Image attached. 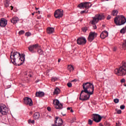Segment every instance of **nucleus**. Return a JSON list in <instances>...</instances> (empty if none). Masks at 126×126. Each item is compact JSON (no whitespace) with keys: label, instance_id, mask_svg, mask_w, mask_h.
Wrapping results in <instances>:
<instances>
[{"label":"nucleus","instance_id":"1","mask_svg":"<svg viewBox=\"0 0 126 126\" xmlns=\"http://www.w3.org/2000/svg\"><path fill=\"white\" fill-rule=\"evenodd\" d=\"M83 89L80 94V100L87 101L90 98V95L93 94L94 86L90 82L84 83L82 85Z\"/></svg>","mask_w":126,"mask_h":126},{"label":"nucleus","instance_id":"2","mask_svg":"<svg viewBox=\"0 0 126 126\" xmlns=\"http://www.w3.org/2000/svg\"><path fill=\"white\" fill-rule=\"evenodd\" d=\"M114 72L117 75L123 76L126 74V62L123 61L121 66L114 70Z\"/></svg>","mask_w":126,"mask_h":126},{"label":"nucleus","instance_id":"3","mask_svg":"<svg viewBox=\"0 0 126 126\" xmlns=\"http://www.w3.org/2000/svg\"><path fill=\"white\" fill-rule=\"evenodd\" d=\"M93 20L91 21V23L93 26L94 29H97V26H96V23H98L99 20H103L105 19V16L103 14H96L94 17L93 18Z\"/></svg>","mask_w":126,"mask_h":126},{"label":"nucleus","instance_id":"4","mask_svg":"<svg viewBox=\"0 0 126 126\" xmlns=\"http://www.w3.org/2000/svg\"><path fill=\"white\" fill-rule=\"evenodd\" d=\"M126 22V17L124 15H118L114 18V23L116 25L121 26Z\"/></svg>","mask_w":126,"mask_h":126},{"label":"nucleus","instance_id":"5","mask_svg":"<svg viewBox=\"0 0 126 126\" xmlns=\"http://www.w3.org/2000/svg\"><path fill=\"white\" fill-rule=\"evenodd\" d=\"M12 51L11 52V55H10V59H11V62H12V63L13 64H15V65H17V63L15 62V58H20V57H21V54L19 53L18 52H14L13 54V57L14 58H11V56H12Z\"/></svg>","mask_w":126,"mask_h":126},{"label":"nucleus","instance_id":"6","mask_svg":"<svg viewBox=\"0 0 126 126\" xmlns=\"http://www.w3.org/2000/svg\"><path fill=\"white\" fill-rule=\"evenodd\" d=\"M54 16L55 18H58V19L63 17V10L60 9L56 10L54 12Z\"/></svg>","mask_w":126,"mask_h":126},{"label":"nucleus","instance_id":"7","mask_svg":"<svg viewBox=\"0 0 126 126\" xmlns=\"http://www.w3.org/2000/svg\"><path fill=\"white\" fill-rule=\"evenodd\" d=\"M7 113H8V109L5 105L0 106V117L7 115Z\"/></svg>","mask_w":126,"mask_h":126},{"label":"nucleus","instance_id":"8","mask_svg":"<svg viewBox=\"0 0 126 126\" xmlns=\"http://www.w3.org/2000/svg\"><path fill=\"white\" fill-rule=\"evenodd\" d=\"M53 104L54 105V107L55 109L62 110L63 109V104L60 103V101L58 99H54L53 100Z\"/></svg>","mask_w":126,"mask_h":126},{"label":"nucleus","instance_id":"9","mask_svg":"<svg viewBox=\"0 0 126 126\" xmlns=\"http://www.w3.org/2000/svg\"><path fill=\"white\" fill-rule=\"evenodd\" d=\"M97 33L95 32H91L88 37V40L89 42H92L96 37H97Z\"/></svg>","mask_w":126,"mask_h":126},{"label":"nucleus","instance_id":"10","mask_svg":"<svg viewBox=\"0 0 126 126\" xmlns=\"http://www.w3.org/2000/svg\"><path fill=\"white\" fill-rule=\"evenodd\" d=\"M92 117L93 121L95 123H100L102 120V117L98 114H93Z\"/></svg>","mask_w":126,"mask_h":126},{"label":"nucleus","instance_id":"11","mask_svg":"<svg viewBox=\"0 0 126 126\" xmlns=\"http://www.w3.org/2000/svg\"><path fill=\"white\" fill-rule=\"evenodd\" d=\"M86 42V39L83 37H79L77 39V44H78V45H85Z\"/></svg>","mask_w":126,"mask_h":126},{"label":"nucleus","instance_id":"12","mask_svg":"<svg viewBox=\"0 0 126 126\" xmlns=\"http://www.w3.org/2000/svg\"><path fill=\"white\" fill-rule=\"evenodd\" d=\"M56 121L55 122V125L52 124V126H61L63 125V120L59 119L58 117H56Z\"/></svg>","mask_w":126,"mask_h":126},{"label":"nucleus","instance_id":"13","mask_svg":"<svg viewBox=\"0 0 126 126\" xmlns=\"http://www.w3.org/2000/svg\"><path fill=\"white\" fill-rule=\"evenodd\" d=\"M24 102L26 105H29V106H33V101L32 99L28 97H26L24 98Z\"/></svg>","mask_w":126,"mask_h":126},{"label":"nucleus","instance_id":"14","mask_svg":"<svg viewBox=\"0 0 126 126\" xmlns=\"http://www.w3.org/2000/svg\"><path fill=\"white\" fill-rule=\"evenodd\" d=\"M39 47V45L38 44H33L32 45H31L28 47L29 51L31 52V53H34V50L35 49H38Z\"/></svg>","mask_w":126,"mask_h":126},{"label":"nucleus","instance_id":"15","mask_svg":"<svg viewBox=\"0 0 126 126\" xmlns=\"http://www.w3.org/2000/svg\"><path fill=\"white\" fill-rule=\"evenodd\" d=\"M7 25V20L4 18H1L0 20V27H5Z\"/></svg>","mask_w":126,"mask_h":126},{"label":"nucleus","instance_id":"16","mask_svg":"<svg viewBox=\"0 0 126 126\" xmlns=\"http://www.w3.org/2000/svg\"><path fill=\"white\" fill-rule=\"evenodd\" d=\"M108 35H109L108 32L105 31L102 32V33L100 34V37L101 38V39H105L106 37H108Z\"/></svg>","mask_w":126,"mask_h":126},{"label":"nucleus","instance_id":"17","mask_svg":"<svg viewBox=\"0 0 126 126\" xmlns=\"http://www.w3.org/2000/svg\"><path fill=\"white\" fill-rule=\"evenodd\" d=\"M19 61L23 62H21L20 64L17 63V65L19 66L23 64V63H24V61H25V55L22 54L21 55V57H20Z\"/></svg>","mask_w":126,"mask_h":126},{"label":"nucleus","instance_id":"18","mask_svg":"<svg viewBox=\"0 0 126 126\" xmlns=\"http://www.w3.org/2000/svg\"><path fill=\"white\" fill-rule=\"evenodd\" d=\"M35 95L36 97H42L45 96V93L43 92H37L35 93Z\"/></svg>","mask_w":126,"mask_h":126},{"label":"nucleus","instance_id":"19","mask_svg":"<svg viewBox=\"0 0 126 126\" xmlns=\"http://www.w3.org/2000/svg\"><path fill=\"white\" fill-rule=\"evenodd\" d=\"M18 21H19V18L17 17H14L11 19V22L13 23V24H16Z\"/></svg>","mask_w":126,"mask_h":126},{"label":"nucleus","instance_id":"20","mask_svg":"<svg viewBox=\"0 0 126 126\" xmlns=\"http://www.w3.org/2000/svg\"><path fill=\"white\" fill-rule=\"evenodd\" d=\"M92 5V4H91V3L89 2H84V7H85V8H86L87 9H88L89 7H91Z\"/></svg>","mask_w":126,"mask_h":126},{"label":"nucleus","instance_id":"21","mask_svg":"<svg viewBox=\"0 0 126 126\" xmlns=\"http://www.w3.org/2000/svg\"><path fill=\"white\" fill-rule=\"evenodd\" d=\"M55 32V29L53 28H48L47 29V32L48 34H52Z\"/></svg>","mask_w":126,"mask_h":126},{"label":"nucleus","instance_id":"22","mask_svg":"<svg viewBox=\"0 0 126 126\" xmlns=\"http://www.w3.org/2000/svg\"><path fill=\"white\" fill-rule=\"evenodd\" d=\"M33 118L34 120H38V119L40 118V113L38 112H35L33 116Z\"/></svg>","mask_w":126,"mask_h":126},{"label":"nucleus","instance_id":"23","mask_svg":"<svg viewBox=\"0 0 126 126\" xmlns=\"http://www.w3.org/2000/svg\"><path fill=\"white\" fill-rule=\"evenodd\" d=\"M60 92H61L60 89H59L58 88H56L54 92V95H55V94H56V95H58V94H60Z\"/></svg>","mask_w":126,"mask_h":126},{"label":"nucleus","instance_id":"24","mask_svg":"<svg viewBox=\"0 0 126 126\" xmlns=\"http://www.w3.org/2000/svg\"><path fill=\"white\" fill-rule=\"evenodd\" d=\"M122 49L123 50H126V40H124V42L122 44Z\"/></svg>","mask_w":126,"mask_h":126},{"label":"nucleus","instance_id":"25","mask_svg":"<svg viewBox=\"0 0 126 126\" xmlns=\"http://www.w3.org/2000/svg\"><path fill=\"white\" fill-rule=\"evenodd\" d=\"M68 69H69V71H71V70H74V67L72 65H68Z\"/></svg>","mask_w":126,"mask_h":126},{"label":"nucleus","instance_id":"26","mask_svg":"<svg viewBox=\"0 0 126 126\" xmlns=\"http://www.w3.org/2000/svg\"><path fill=\"white\" fill-rule=\"evenodd\" d=\"M118 12H119L118 10H114L112 12V15L113 16H116V15H117Z\"/></svg>","mask_w":126,"mask_h":126},{"label":"nucleus","instance_id":"27","mask_svg":"<svg viewBox=\"0 0 126 126\" xmlns=\"http://www.w3.org/2000/svg\"><path fill=\"white\" fill-rule=\"evenodd\" d=\"M78 7H79V8H82V7H84V2H82L80 4H79L78 5Z\"/></svg>","mask_w":126,"mask_h":126},{"label":"nucleus","instance_id":"28","mask_svg":"<svg viewBox=\"0 0 126 126\" xmlns=\"http://www.w3.org/2000/svg\"><path fill=\"white\" fill-rule=\"evenodd\" d=\"M28 76H29V77H32V76H33V72H32V71H30L28 73Z\"/></svg>","mask_w":126,"mask_h":126},{"label":"nucleus","instance_id":"29","mask_svg":"<svg viewBox=\"0 0 126 126\" xmlns=\"http://www.w3.org/2000/svg\"><path fill=\"white\" fill-rule=\"evenodd\" d=\"M126 28H123L121 31H120V33H121V34H125V33H126Z\"/></svg>","mask_w":126,"mask_h":126},{"label":"nucleus","instance_id":"30","mask_svg":"<svg viewBox=\"0 0 126 126\" xmlns=\"http://www.w3.org/2000/svg\"><path fill=\"white\" fill-rule=\"evenodd\" d=\"M29 124H34L35 123V120H31V119H29L28 120Z\"/></svg>","mask_w":126,"mask_h":126},{"label":"nucleus","instance_id":"31","mask_svg":"<svg viewBox=\"0 0 126 126\" xmlns=\"http://www.w3.org/2000/svg\"><path fill=\"white\" fill-rule=\"evenodd\" d=\"M93 124V121L91 120V119H89L88 120V125H90V126H92Z\"/></svg>","mask_w":126,"mask_h":126},{"label":"nucleus","instance_id":"32","mask_svg":"<svg viewBox=\"0 0 126 126\" xmlns=\"http://www.w3.org/2000/svg\"><path fill=\"white\" fill-rule=\"evenodd\" d=\"M37 52L38 53V54L39 55H42L43 54V51L42 50V49H38L37 50Z\"/></svg>","mask_w":126,"mask_h":126},{"label":"nucleus","instance_id":"33","mask_svg":"<svg viewBox=\"0 0 126 126\" xmlns=\"http://www.w3.org/2000/svg\"><path fill=\"white\" fill-rule=\"evenodd\" d=\"M25 33V32H24V31H23V30H22V31H20V32H19V35H22V34H24Z\"/></svg>","mask_w":126,"mask_h":126},{"label":"nucleus","instance_id":"34","mask_svg":"<svg viewBox=\"0 0 126 126\" xmlns=\"http://www.w3.org/2000/svg\"><path fill=\"white\" fill-rule=\"evenodd\" d=\"M4 5L5 7H8L9 5L8 2L4 1Z\"/></svg>","mask_w":126,"mask_h":126},{"label":"nucleus","instance_id":"35","mask_svg":"<svg viewBox=\"0 0 126 126\" xmlns=\"http://www.w3.org/2000/svg\"><path fill=\"white\" fill-rule=\"evenodd\" d=\"M114 103L117 104V103H119V100L118 98H115V99H114Z\"/></svg>","mask_w":126,"mask_h":126},{"label":"nucleus","instance_id":"36","mask_svg":"<svg viewBox=\"0 0 126 126\" xmlns=\"http://www.w3.org/2000/svg\"><path fill=\"white\" fill-rule=\"evenodd\" d=\"M26 36H27V37H29V36H31V33L29 32H27L25 33Z\"/></svg>","mask_w":126,"mask_h":126},{"label":"nucleus","instance_id":"37","mask_svg":"<svg viewBox=\"0 0 126 126\" xmlns=\"http://www.w3.org/2000/svg\"><path fill=\"white\" fill-rule=\"evenodd\" d=\"M126 108V106L124 105H122L120 106V109L121 110H124Z\"/></svg>","mask_w":126,"mask_h":126},{"label":"nucleus","instance_id":"38","mask_svg":"<svg viewBox=\"0 0 126 126\" xmlns=\"http://www.w3.org/2000/svg\"><path fill=\"white\" fill-rule=\"evenodd\" d=\"M67 85L68 87H69V88H70V87H71V86H72V85L71 84V83H70V82L68 83L67 84Z\"/></svg>","mask_w":126,"mask_h":126},{"label":"nucleus","instance_id":"39","mask_svg":"<svg viewBox=\"0 0 126 126\" xmlns=\"http://www.w3.org/2000/svg\"><path fill=\"white\" fill-rule=\"evenodd\" d=\"M57 79H58L56 77H52L51 79L52 81H54L55 82V81H56V80H57Z\"/></svg>","mask_w":126,"mask_h":126},{"label":"nucleus","instance_id":"40","mask_svg":"<svg viewBox=\"0 0 126 126\" xmlns=\"http://www.w3.org/2000/svg\"><path fill=\"white\" fill-rule=\"evenodd\" d=\"M117 114H122V110H121L120 109L118 110L117 111Z\"/></svg>","mask_w":126,"mask_h":126},{"label":"nucleus","instance_id":"41","mask_svg":"<svg viewBox=\"0 0 126 126\" xmlns=\"http://www.w3.org/2000/svg\"><path fill=\"white\" fill-rule=\"evenodd\" d=\"M49 72H50V70H48L46 72V74L49 76L50 75V74H49Z\"/></svg>","mask_w":126,"mask_h":126},{"label":"nucleus","instance_id":"42","mask_svg":"<svg viewBox=\"0 0 126 126\" xmlns=\"http://www.w3.org/2000/svg\"><path fill=\"white\" fill-rule=\"evenodd\" d=\"M121 123H120V121H118V123H116V126H120Z\"/></svg>","mask_w":126,"mask_h":126},{"label":"nucleus","instance_id":"43","mask_svg":"<svg viewBox=\"0 0 126 126\" xmlns=\"http://www.w3.org/2000/svg\"><path fill=\"white\" fill-rule=\"evenodd\" d=\"M112 16H111L110 15H108L107 17V20H110V19L111 18Z\"/></svg>","mask_w":126,"mask_h":126},{"label":"nucleus","instance_id":"44","mask_svg":"<svg viewBox=\"0 0 126 126\" xmlns=\"http://www.w3.org/2000/svg\"><path fill=\"white\" fill-rule=\"evenodd\" d=\"M125 81H126V80L125 79H122L121 80V83H124V82H125Z\"/></svg>","mask_w":126,"mask_h":126},{"label":"nucleus","instance_id":"45","mask_svg":"<svg viewBox=\"0 0 126 126\" xmlns=\"http://www.w3.org/2000/svg\"><path fill=\"white\" fill-rule=\"evenodd\" d=\"M86 12V10H84V11H81L80 13L81 14H83V13H85Z\"/></svg>","mask_w":126,"mask_h":126},{"label":"nucleus","instance_id":"46","mask_svg":"<svg viewBox=\"0 0 126 126\" xmlns=\"http://www.w3.org/2000/svg\"><path fill=\"white\" fill-rule=\"evenodd\" d=\"M51 107H47V111H48L49 112H51Z\"/></svg>","mask_w":126,"mask_h":126},{"label":"nucleus","instance_id":"47","mask_svg":"<svg viewBox=\"0 0 126 126\" xmlns=\"http://www.w3.org/2000/svg\"><path fill=\"white\" fill-rule=\"evenodd\" d=\"M77 81V80L76 79H75L71 81V82H76Z\"/></svg>","mask_w":126,"mask_h":126},{"label":"nucleus","instance_id":"48","mask_svg":"<svg viewBox=\"0 0 126 126\" xmlns=\"http://www.w3.org/2000/svg\"><path fill=\"white\" fill-rule=\"evenodd\" d=\"M82 31H83V32H86V31L85 30V28H82Z\"/></svg>","mask_w":126,"mask_h":126},{"label":"nucleus","instance_id":"49","mask_svg":"<svg viewBox=\"0 0 126 126\" xmlns=\"http://www.w3.org/2000/svg\"><path fill=\"white\" fill-rule=\"evenodd\" d=\"M10 0H4V2H9Z\"/></svg>","mask_w":126,"mask_h":126},{"label":"nucleus","instance_id":"50","mask_svg":"<svg viewBox=\"0 0 126 126\" xmlns=\"http://www.w3.org/2000/svg\"><path fill=\"white\" fill-rule=\"evenodd\" d=\"M113 51H114V52H116V51H117V48L114 47V48H113Z\"/></svg>","mask_w":126,"mask_h":126},{"label":"nucleus","instance_id":"51","mask_svg":"<svg viewBox=\"0 0 126 126\" xmlns=\"http://www.w3.org/2000/svg\"><path fill=\"white\" fill-rule=\"evenodd\" d=\"M72 108L71 107H67V110H71Z\"/></svg>","mask_w":126,"mask_h":126},{"label":"nucleus","instance_id":"52","mask_svg":"<svg viewBox=\"0 0 126 126\" xmlns=\"http://www.w3.org/2000/svg\"><path fill=\"white\" fill-rule=\"evenodd\" d=\"M85 31H86H86H87V30H88V28L85 27Z\"/></svg>","mask_w":126,"mask_h":126},{"label":"nucleus","instance_id":"53","mask_svg":"<svg viewBox=\"0 0 126 126\" xmlns=\"http://www.w3.org/2000/svg\"><path fill=\"white\" fill-rule=\"evenodd\" d=\"M70 112L73 113V110H72V108L70 109Z\"/></svg>","mask_w":126,"mask_h":126},{"label":"nucleus","instance_id":"54","mask_svg":"<svg viewBox=\"0 0 126 126\" xmlns=\"http://www.w3.org/2000/svg\"><path fill=\"white\" fill-rule=\"evenodd\" d=\"M58 63H61V59H58Z\"/></svg>","mask_w":126,"mask_h":126},{"label":"nucleus","instance_id":"55","mask_svg":"<svg viewBox=\"0 0 126 126\" xmlns=\"http://www.w3.org/2000/svg\"><path fill=\"white\" fill-rule=\"evenodd\" d=\"M36 13H38V14H40V11H38V12H36Z\"/></svg>","mask_w":126,"mask_h":126},{"label":"nucleus","instance_id":"56","mask_svg":"<svg viewBox=\"0 0 126 126\" xmlns=\"http://www.w3.org/2000/svg\"><path fill=\"white\" fill-rule=\"evenodd\" d=\"M99 126H103V125H102L101 123H100V124H99Z\"/></svg>","mask_w":126,"mask_h":126},{"label":"nucleus","instance_id":"57","mask_svg":"<svg viewBox=\"0 0 126 126\" xmlns=\"http://www.w3.org/2000/svg\"><path fill=\"white\" fill-rule=\"evenodd\" d=\"M11 10H12L13 9V6H11Z\"/></svg>","mask_w":126,"mask_h":126},{"label":"nucleus","instance_id":"58","mask_svg":"<svg viewBox=\"0 0 126 126\" xmlns=\"http://www.w3.org/2000/svg\"><path fill=\"white\" fill-rule=\"evenodd\" d=\"M35 9L36 10H38V9H39V8L35 7Z\"/></svg>","mask_w":126,"mask_h":126},{"label":"nucleus","instance_id":"59","mask_svg":"<svg viewBox=\"0 0 126 126\" xmlns=\"http://www.w3.org/2000/svg\"><path fill=\"white\" fill-rule=\"evenodd\" d=\"M34 14H35V12H33V13H32V15H34Z\"/></svg>","mask_w":126,"mask_h":126},{"label":"nucleus","instance_id":"60","mask_svg":"<svg viewBox=\"0 0 126 126\" xmlns=\"http://www.w3.org/2000/svg\"><path fill=\"white\" fill-rule=\"evenodd\" d=\"M76 119L75 118H74V119H73V121H74H74H76Z\"/></svg>","mask_w":126,"mask_h":126},{"label":"nucleus","instance_id":"61","mask_svg":"<svg viewBox=\"0 0 126 126\" xmlns=\"http://www.w3.org/2000/svg\"><path fill=\"white\" fill-rule=\"evenodd\" d=\"M30 114H31V115H32V112H30Z\"/></svg>","mask_w":126,"mask_h":126},{"label":"nucleus","instance_id":"62","mask_svg":"<svg viewBox=\"0 0 126 126\" xmlns=\"http://www.w3.org/2000/svg\"><path fill=\"white\" fill-rule=\"evenodd\" d=\"M35 82H39V81H37V80H36V81H35Z\"/></svg>","mask_w":126,"mask_h":126},{"label":"nucleus","instance_id":"63","mask_svg":"<svg viewBox=\"0 0 126 126\" xmlns=\"http://www.w3.org/2000/svg\"><path fill=\"white\" fill-rule=\"evenodd\" d=\"M63 116H65V114H63Z\"/></svg>","mask_w":126,"mask_h":126},{"label":"nucleus","instance_id":"64","mask_svg":"<svg viewBox=\"0 0 126 126\" xmlns=\"http://www.w3.org/2000/svg\"><path fill=\"white\" fill-rule=\"evenodd\" d=\"M37 18H38V19H39V18H40V17H37Z\"/></svg>","mask_w":126,"mask_h":126}]
</instances>
